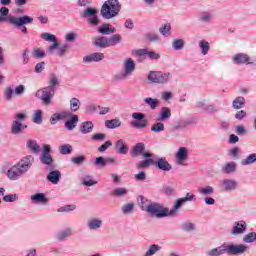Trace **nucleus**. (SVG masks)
Instances as JSON below:
<instances>
[{"mask_svg": "<svg viewBox=\"0 0 256 256\" xmlns=\"http://www.w3.org/2000/svg\"><path fill=\"white\" fill-rule=\"evenodd\" d=\"M35 163V157L28 155L22 158L16 165L12 166L6 173L8 179L17 181L22 175H25Z\"/></svg>", "mask_w": 256, "mask_h": 256, "instance_id": "1", "label": "nucleus"}, {"mask_svg": "<svg viewBox=\"0 0 256 256\" xmlns=\"http://www.w3.org/2000/svg\"><path fill=\"white\" fill-rule=\"evenodd\" d=\"M247 252V245L245 244H227L223 243L221 246L212 248L206 251V256H223L227 255H243Z\"/></svg>", "mask_w": 256, "mask_h": 256, "instance_id": "2", "label": "nucleus"}, {"mask_svg": "<svg viewBox=\"0 0 256 256\" xmlns=\"http://www.w3.org/2000/svg\"><path fill=\"white\" fill-rule=\"evenodd\" d=\"M151 165L160 171H171V169H173V166L169 163V161H167V158L165 157L156 159L150 157L148 159L141 160L136 164V169H149Z\"/></svg>", "mask_w": 256, "mask_h": 256, "instance_id": "3", "label": "nucleus"}, {"mask_svg": "<svg viewBox=\"0 0 256 256\" xmlns=\"http://www.w3.org/2000/svg\"><path fill=\"white\" fill-rule=\"evenodd\" d=\"M119 10V0H108L102 5L100 13L104 19H113L119 15Z\"/></svg>", "mask_w": 256, "mask_h": 256, "instance_id": "4", "label": "nucleus"}, {"mask_svg": "<svg viewBox=\"0 0 256 256\" xmlns=\"http://www.w3.org/2000/svg\"><path fill=\"white\" fill-rule=\"evenodd\" d=\"M8 21L10 25H14V27H18V29H21L24 35H27L28 31L25 25H29V23L33 21V17H30L28 15H24L21 17L10 16L8 18Z\"/></svg>", "mask_w": 256, "mask_h": 256, "instance_id": "5", "label": "nucleus"}, {"mask_svg": "<svg viewBox=\"0 0 256 256\" xmlns=\"http://www.w3.org/2000/svg\"><path fill=\"white\" fill-rule=\"evenodd\" d=\"M35 97L42 101L43 105H51V101L55 97V89L46 86L36 91Z\"/></svg>", "mask_w": 256, "mask_h": 256, "instance_id": "6", "label": "nucleus"}, {"mask_svg": "<svg viewBox=\"0 0 256 256\" xmlns=\"http://www.w3.org/2000/svg\"><path fill=\"white\" fill-rule=\"evenodd\" d=\"M145 209L149 215L152 217H157V219H163V217H167V208L161 206L159 203L149 202V206Z\"/></svg>", "mask_w": 256, "mask_h": 256, "instance_id": "7", "label": "nucleus"}, {"mask_svg": "<svg viewBox=\"0 0 256 256\" xmlns=\"http://www.w3.org/2000/svg\"><path fill=\"white\" fill-rule=\"evenodd\" d=\"M232 61L234 65H255L256 66V58L251 60L249 55L245 53H238L232 57Z\"/></svg>", "mask_w": 256, "mask_h": 256, "instance_id": "8", "label": "nucleus"}, {"mask_svg": "<svg viewBox=\"0 0 256 256\" xmlns=\"http://www.w3.org/2000/svg\"><path fill=\"white\" fill-rule=\"evenodd\" d=\"M132 157H143V159H149L153 157V153L145 151V144L144 143H137L131 151Z\"/></svg>", "mask_w": 256, "mask_h": 256, "instance_id": "9", "label": "nucleus"}, {"mask_svg": "<svg viewBox=\"0 0 256 256\" xmlns=\"http://www.w3.org/2000/svg\"><path fill=\"white\" fill-rule=\"evenodd\" d=\"M40 163L48 166L53 165V156H51V145H43L42 155L40 156Z\"/></svg>", "mask_w": 256, "mask_h": 256, "instance_id": "10", "label": "nucleus"}, {"mask_svg": "<svg viewBox=\"0 0 256 256\" xmlns=\"http://www.w3.org/2000/svg\"><path fill=\"white\" fill-rule=\"evenodd\" d=\"M247 232V222L244 220H239L234 222L233 227L230 231V235H244Z\"/></svg>", "mask_w": 256, "mask_h": 256, "instance_id": "11", "label": "nucleus"}, {"mask_svg": "<svg viewBox=\"0 0 256 256\" xmlns=\"http://www.w3.org/2000/svg\"><path fill=\"white\" fill-rule=\"evenodd\" d=\"M82 17L84 19H88V17H90L89 23L91 25H94V26L99 25V18L97 17V9L95 8H86L82 14Z\"/></svg>", "mask_w": 256, "mask_h": 256, "instance_id": "12", "label": "nucleus"}, {"mask_svg": "<svg viewBox=\"0 0 256 256\" xmlns=\"http://www.w3.org/2000/svg\"><path fill=\"white\" fill-rule=\"evenodd\" d=\"M66 113H69L70 115L67 116V120L64 123V127L68 130V131H73V129H75V127H77V123H79V116L73 114V112L71 111H66Z\"/></svg>", "mask_w": 256, "mask_h": 256, "instance_id": "13", "label": "nucleus"}, {"mask_svg": "<svg viewBox=\"0 0 256 256\" xmlns=\"http://www.w3.org/2000/svg\"><path fill=\"white\" fill-rule=\"evenodd\" d=\"M41 39H44V41H50L51 43H53L52 45H50L48 47V53H53L54 49H59V44L57 43V36L44 32L41 34Z\"/></svg>", "mask_w": 256, "mask_h": 256, "instance_id": "14", "label": "nucleus"}, {"mask_svg": "<svg viewBox=\"0 0 256 256\" xmlns=\"http://www.w3.org/2000/svg\"><path fill=\"white\" fill-rule=\"evenodd\" d=\"M129 75V58L124 62V69L112 77V81H123Z\"/></svg>", "mask_w": 256, "mask_h": 256, "instance_id": "15", "label": "nucleus"}, {"mask_svg": "<svg viewBox=\"0 0 256 256\" xmlns=\"http://www.w3.org/2000/svg\"><path fill=\"white\" fill-rule=\"evenodd\" d=\"M105 59V54L101 52H94L87 56L83 57V63H99V61H103Z\"/></svg>", "mask_w": 256, "mask_h": 256, "instance_id": "16", "label": "nucleus"}, {"mask_svg": "<svg viewBox=\"0 0 256 256\" xmlns=\"http://www.w3.org/2000/svg\"><path fill=\"white\" fill-rule=\"evenodd\" d=\"M189 201H197L195 194L186 193L185 197L177 199L174 202V209H181V206L185 205V203Z\"/></svg>", "mask_w": 256, "mask_h": 256, "instance_id": "17", "label": "nucleus"}, {"mask_svg": "<svg viewBox=\"0 0 256 256\" xmlns=\"http://www.w3.org/2000/svg\"><path fill=\"white\" fill-rule=\"evenodd\" d=\"M25 129H27L26 124H23L19 120L12 121V124H11L12 135H21L23 134V131H25Z\"/></svg>", "mask_w": 256, "mask_h": 256, "instance_id": "18", "label": "nucleus"}, {"mask_svg": "<svg viewBox=\"0 0 256 256\" xmlns=\"http://www.w3.org/2000/svg\"><path fill=\"white\" fill-rule=\"evenodd\" d=\"M189 156V152L187 148L180 147L176 153V161L178 165H183V162L187 161V157Z\"/></svg>", "mask_w": 256, "mask_h": 256, "instance_id": "19", "label": "nucleus"}, {"mask_svg": "<svg viewBox=\"0 0 256 256\" xmlns=\"http://www.w3.org/2000/svg\"><path fill=\"white\" fill-rule=\"evenodd\" d=\"M172 79H173V74H171V72L159 71L158 85H167V83H171Z\"/></svg>", "mask_w": 256, "mask_h": 256, "instance_id": "20", "label": "nucleus"}, {"mask_svg": "<svg viewBox=\"0 0 256 256\" xmlns=\"http://www.w3.org/2000/svg\"><path fill=\"white\" fill-rule=\"evenodd\" d=\"M169 119H171V108L164 106L160 109V112L157 117V121L165 122V121H169Z\"/></svg>", "mask_w": 256, "mask_h": 256, "instance_id": "21", "label": "nucleus"}, {"mask_svg": "<svg viewBox=\"0 0 256 256\" xmlns=\"http://www.w3.org/2000/svg\"><path fill=\"white\" fill-rule=\"evenodd\" d=\"M47 181L53 185H57L61 181V171L53 170L47 174Z\"/></svg>", "mask_w": 256, "mask_h": 256, "instance_id": "22", "label": "nucleus"}, {"mask_svg": "<svg viewBox=\"0 0 256 256\" xmlns=\"http://www.w3.org/2000/svg\"><path fill=\"white\" fill-rule=\"evenodd\" d=\"M237 181L235 180H231V179H224L222 181V188L224 189V191L226 192H231V191H235V189H237Z\"/></svg>", "mask_w": 256, "mask_h": 256, "instance_id": "23", "label": "nucleus"}, {"mask_svg": "<svg viewBox=\"0 0 256 256\" xmlns=\"http://www.w3.org/2000/svg\"><path fill=\"white\" fill-rule=\"evenodd\" d=\"M98 33L102 35H113V33H117V29L112 27L111 24L104 23L98 28Z\"/></svg>", "mask_w": 256, "mask_h": 256, "instance_id": "24", "label": "nucleus"}, {"mask_svg": "<svg viewBox=\"0 0 256 256\" xmlns=\"http://www.w3.org/2000/svg\"><path fill=\"white\" fill-rule=\"evenodd\" d=\"M69 112L54 113L50 118L51 125H57V121H63L69 117Z\"/></svg>", "mask_w": 256, "mask_h": 256, "instance_id": "25", "label": "nucleus"}, {"mask_svg": "<svg viewBox=\"0 0 256 256\" xmlns=\"http://www.w3.org/2000/svg\"><path fill=\"white\" fill-rule=\"evenodd\" d=\"M198 193L201 197H211V195H215V188L213 186H204L198 188Z\"/></svg>", "mask_w": 256, "mask_h": 256, "instance_id": "26", "label": "nucleus"}, {"mask_svg": "<svg viewBox=\"0 0 256 256\" xmlns=\"http://www.w3.org/2000/svg\"><path fill=\"white\" fill-rule=\"evenodd\" d=\"M93 45H95V47H99L100 49H107V47H109L108 38L105 36H98L95 38Z\"/></svg>", "mask_w": 256, "mask_h": 256, "instance_id": "27", "label": "nucleus"}, {"mask_svg": "<svg viewBox=\"0 0 256 256\" xmlns=\"http://www.w3.org/2000/svg\"><path fill=\"white\" fill-rule=\"evenodd\" d=\"M180 228L182 231H185V233H195L197 231V225L191 221H186L180 225Z\"/></svg>", "mask_w": 256, "mask_h": 256, "instance_id": "28", "label": "nucleus"}, {"mask_svg": "<svg viewBox=\"0 0 256 256\" xmlns=\"http://www.w3.org/2000/svg\"><path fill=\"white\" fill-rule=\"evenodd\" d=\"M254 163H256V153H251L240 161V164L243 167H247L249 165H254Z\"/></svg>", "mask_w": 256, "mask_h": 256, "instance_id": "29", "label": "nucleus"}, {"mask_svg": "<svg viewBox=\"0 0 256 256\" xmlns=\"http://www.w3.org/2000/svg\"><path fill=\"white\" fill-rule=\"evenodd\" d=\"M115 147H116L117 153H119L120 155H127V152L129 151L127 144H125V142L121 139L116 142Z\"/></svg>", "mask_w": 256, "mask_h": 256, "instance_id": "30", "label": "nucleus"}, {"mask_svg": "<svg viewBox=\"0 0 256 256\" xmlns=\"http://www.w3.org/2000/svg\"><path fill=\"white\" fill-rule=\"evenodd\" d=\"M94 127H95V125H93V122L86 121V122L82 123V125L80 126V132L83 135H87V133H91L93 131Z\"/></svg>", "mask_w": 256, "mask_h": 256, "instance_id": "31", "label": "nucleus"}, {"mask_svg": "<svg viewBox=\"0 0 256 256\" xmlns=\"http://www.w3.org/2000/svg\"><path fill=\"white\" fill-rule=\"evenodd\" d=\"M26 147L32 152V153H39L41 151V146L37 143L35 140H28L26 142Z\"/></svg>", "mask_w": 256, "mask_h": 256, "instance_id": "32", "label": "nucleus"}, {"mask_svg": "<svg viewBox=\"0 0 256 256\" xmlns=\"http://www.w3.org/2000/svg\"><path fill=\"white\" fill-rule=\"evenodd\" d=\"M31 201L33 203H41L42 205H47V197L43 193H36L31 196Z\"/></svg>", "mask_w": 256, "mask_h": 256, "instance_id": "33", "label": "nucleus"}, {"mask_svg": "<svg viewBox=\"0 0 256 256\" xmlns=\"http://www.w3.org/2000/svg\"><path fill=\"white\" fill-rule=\"evenodd\" d=\"M198 21H200V23H211V21H213V14L210 12H201L198 15Z\"/></svg>", "mask_w": 256, "mask_h": 256, "instance_id": "34", "label": "nucleus"}, {"mask_svg": "<svg viewBox=\"0 0 256 256\" xmlns=\"http://www.w3.org/2000/svg\"><path fill=\"white\" fill-rule=\"evenodd\" d=\"M71 235H73V230L71 228H66L65 230L58 232L56 237L58 241H65V239L71 237Z\"/></svg>", "mask_w": 256, "mask_h": 256, "instance_id": "35", "label": "nucleus"}, {"mask_svg": "<svg viewBox=\"0 0 256 256\" xmlns=\"http://www.w3.org/2000/svg\"><path fill=\"white\" fill-rule=\"evenodd\" d=\"M237 171V164L235 162H229L224 167H222V173L229 175Z\"/></svg>", "mask_w": 256, "mask_h": 256, "instance_id": "36", "label": "nucleus"}, {"mask_svg": "<svg viewBox=\"0 0 256 256\" xmlns=\"http://www.w3.org/2000/svg\"><path fill=\"white\" fill-rule=\"evenodd\" d=\"M147 79L150 83L159 85V71L151 70L147 75Z\"/></svg>", "mask_w": 256, "mask_h": 256, "instance_id": "37", "label": "nucleus"}, {"mask_svg": "<svg viewBox=\"0 0 256 256\" xmlns=\"http://www.w3.org/2000/svg\"><path fill=\"white\" fill-rule=\"evenodd\" d=\"M144 103L148 105L150 109H152V111H155V109L159 107V100L156 98H151V97L145 98Z\"/></svg>", "mask_w": 256, "mask_h": 256, "instance_id": "38", "label": "nucleus"}, {"mask_svg": "<svg viewBox=\"0 0 256 256\" xmlns=\"http://www.w3.org/2000/svg\"><path fill=\"white\" fill-rule=\"evenodd\" d=\"M101 225H103V221L97 218L88 221V228L93 231L100 229Z\"/></svg>", "mask_w": 256, "mask_h": 256, "instance_id": "39", "label": "nucleus"}, {"mask_svg": "<svg viewBox=\"0 0 256 256\" xmlns=\"http://www.w3.org/2000/svg\"><path fill=\"white\" fill-rule=\"evenodd\" d=\"M122 38L121 35L115 34L108 38V47H115V45H119L121 43Z\"/></svg>", "mask_w": 256, "mask_h": 256, "instance_id": "40", "label": "nucleus"}, {"mask_svg": "<svg viewBox=\"0 0 256 256\" xmlns=\"http://www.w3.org/2000/svg\"><path fill=\"white\" fill-rule=\"evenodd\" d=\"M105 127L107 129H117V127H121V121L119 119L106 120Z\"/></svg>", "mask_w": 256, "mask_h": 256, "instance_id": "41", "label": "nucleus"}, {"mask_svg": "<svg viewBox=\"0 0 256 256\" xmlns=\"http://www.w3.org/2000/svg\"><path fill=\"white\" fill-rule=\"evenodd\" d=\"M145 39H147L149 43H161V37L157 33H146Z\"/></svg>", "mask_w": 256, "mask_h": 256, "instance_id": "42", "label": "nucleus"}, {"mask_svg": "<svg viewBox=\"0 0 256 256\" xmlns=\"http://www.w3.org/2000/svg\"><path fill=\"white\" fill-rule=\"evenodd\" d=\"M81 109V101H79L78 98H72L70 100V111L75 113L76 111H79Z\"/></svg>", "mask_w": 256, "mask_h": 256, "instance_id": "43", "label": "nucleus"}, {"mask_svg": "<svg viewBox=\"0 0 256 256\" xmlns=\"http://www.w3.org/2000/svg\"><path fill=\"white\" fill-rule=\"evenodd\" d=\"M131 125L134 129H147L149 122L147 120L132 121Z\"/></svg>", "mask_w": 256, "mask_h": 256, "instance_id": "44", "label": "nucleus"}, {"mask_svg": "<svg viewBox=\"0 0 256 256\" xmlns=\"http://www.w3.org/2000/svg\"><path fill=\"white\" fill-rule=\"evenodd\" d=\"M172 47L174 51H181L185 47V40L183 39H174L172 41Z\"/></svg>", "mask_w": 256, "mask_h": 256, "instance_id": "45", "label": "nucleus"}, {"mask_svg": "<svg viewBox=\"0 0 256 256\" xmlns=\"http://www.w3.org/2000/svg\"><path fill=\"white\" fill-rule=\"evenodd\" d=\"M245 106V99L241 96L237 97L233 102H232V107L234 109H243Z\"/></svg>", "mask_w": 256, "mask_h": 256, "instance_id": "46", "label": "nucleus"}, {"mask_svg": "<svg viewBox=\"0 0 256 256\" xmlns=\"http://www.w3.org/2000/svg\"><path fill=\"white\" fill-rule=\"evenodd\" d=\"M59 151L61 155H71L73 153V146L70 144H64L59 147Z\"/></svg>", "mask_w": 256, "mask_h": 256, "instance_id": "47", "label": "nucleus"}, {"mask_svg": "<svg viewBox=\"0 0 256 256\" xmlns=\"http://www.w3.org/2000/svg\"><path fill=\"white\" fill-rule=\"evenodd\" d=\"M32 121L33 123H36V125H41V123H43V111L36 110L33 115Z\"/></svg>", "mask_w": 256, "mask_h": 256, "instance_id": "48", "label": "nucleus"}, {"mask_svg": "<svg viewBox=\"0 0 256 256\" xmlns=\"http://www.w3.org/2000/svg\"><path fill=\"white\" fill-rule=\"evenodd\" d=\"M151 131L153 133H161L165 131V124H163V122L161 121H158L157 123L151 126Z\"/></svg>", "mask_w": 256, "mask_h": 256, "instance_id": "49", "label": "nucleus"}, {"mask_svg": "<svg viewBox=\"0 0 256 256\" xmlns=\"http://www.w3.org/2000/svg\"><path fill=\"white\" fill-rule=\"evenodd\" d=\"M57 85H59V78L56 74H51L49 78V86L46 87H51L56 90Z\"/></svg>", "mask_w": 256, "mask_h": 256, "instance_id": "50", "label": "nucleus"}, {"mask_svg": "<svg viewBox=\"0 0 256 256\" xmlns=\"http://www.w3.org/2000/svg\"><path fill=\"white\" fill-rule=\"evenodd\" d=\"M70 161L73 163V165L80 166V165H83L85 161H87V158H85V156L83 155H79V156L72 157Z\"/></svg>", "mask_w": 256, "mask_h": 256, "instance_id": "51", "label": "nucleus"}, {"mask_svg": "<svg viewBox=\"0 0 256 256\" xmlns=\"http://www.w3.org/2000/svg\"><path fill=\"white\" fill-rule=\"evenodd\" d=\"M159 32L163 37H169L171 35V24L167 23L164 26L159 28Z\"/></svg>", "mask_w": 256, "mask_h": 256, "instance_id": "52", "label": "nucleus"}, {"mask_svg": "<svg viewBox=\"0 0 256 256\" xmlns=\"http://www.w3.org/2000/svg\"><path fill=\"white\" fill-rule=\"evenodd\" d=\"M244 243H256V232H249L243 237Z\"/></svg>", "mask_w": 256, "mask_h": 256, "instance_id": "53", "label": "nucleus"}, {"mask_svg": "<svg viewBox=\"0 0 256 256\" xmlns=\"http://www.w3.org/2000/svg\"><path fill=\"white\" fill-rule=\"evenodd\" d=\"M157 251H161V246L157 245V244H152L149 249L146 252L145 256H153L155 255V253H157Z\"/></svg>", "mask_w": 256, "mask_h": 256, "instance_id": "54", "label": "nucleus"}, {"mask_svg": "<svg viewBox=\"0 0 256 256\" xmlns=\"http://www.w3.org/2000/svg\"><path fill=\"white\" fill-rule=\"evenodd\" d=\"M199 47L202 55H207V53H209V42L202 40L199 42Z\"/></svg>", "mask_w": 256, "mask_h": 256, "instance_id": "55", "label": "nucleus"}, {"mask_svg": "<svg viewBox=\"0 0 256 256\" xmlns=\"http://www.w3.org/2000/svg\"><path fill=\"white\" fill-rule=\"evenodd\" d=\"M113 197H123V195H127V189L125 188H116L111 192Z\"/></svg>", "mask_w": 256, "mask_h": 256, "instance_id": "56", "label": "nucleus"}, {"mask_svg": "<svg viewBox=\"0 0 256 256\" xmlns=\"http://www.w3.org/2000/svg\"><path fill=\"white\" fill-rule=\"evenodd\" d=\"M32 57H34V59H43V57H45V52L42 51L41 48H34Z\"/></svg>", "mask_w": 256, "mask_h": 256, "instance_id": "57", "label": "nucleus"}, {"mask_svg": "<svg viewBox=\"0 0 256 256\" xmlns=\"http://www.w3.org/2000/svg\"><path fill=\"white\" fill-rule=\"evenodd\" d=\"M76 209V205H65L58 209V213H69V211H75Z\"/></svg>", "mask_w": 256, "mask_h": 256, "instance_id": "58", "label": "nucleus"}, {"mask_svg": "<svg viewBox=\"0 0 256 256\" xmlns=\"http://www.w3.org/2000/svg\"><path fill=\"white\" fill-rule=\"evenodd\" d=\"M13 93H14L13 88L11 86H8L4 91V99L6 101H11V99H13Z\"/></svg>", "mask_w": 256, "mask_h": 256, "instance_id": "59", "label": "nucleus"}, {"mask_svg": "<svg viewBox=\"0 0 256 256\" xmlns=\"http://www.w3.org/2000/svg\"><path fill=\"white\" fill-rule=\"evenodd\" d=\"M83 185H85V187H93V185H97V181L93 180L91 176H86L83 179Z\"/></svg>", "mask_w": 256, "mask_h": 256, "instance_id": "60", "label": "nucleus"}, {"mask_svg": "<svg viewBox=\"0 0 256 256\" xmlns=\"http://www.w3.org/2000/svg\"><path fill=\"white\" fill-rule=\"evenodd\" d=\"M17 199H19V196H17V194H9L3 197V201L5 203H13L17 201Z\"/></svg>", "mask_w": 256, "mask_h": 256, "instance_id": "61", "label": "nucleus"}, {"mask_svg": "<svg viewBox=\"0 0 256 256\" xmlns=\"http://www.w3.org/2000/svg\"><path fill=\"white\" fill-rule=\"evenodd\" d=\"M76 39H77V34L74 32H70L65 35V41H67V43H75Z\"/></svg>", "mask_w": 256, "mask_h": 256, "instance_id": "62", "label": "nucleus"}, {"mask_svg": "<svg viewBox=\"0 0 256 256\" xmlns=\"http://www.w3.org/2000/svg\"><path fill=\"white\" fill-rule=\"evenodd\" d=\"M69 49V45L68 44H62L61 46H58V55L60 57H63V55H65V53H67V50Z\"/></svg>", "mask_w": 256, "mask_h": 256, "instance_id": "63", "label": "nucleus"}, {"mask_svg": "<svg viewBox=\"0 0 256 256\" xmlns=\"http://www.w3.org/2000/svg\"><path fill=\"white\" fill-rule=\"evenodd\" d=\"M94 165H99L100 167H107L105 158L102 156H99L95 159Z\"/></svg>", "mask_w": 256, "mask_h": 256, "instance_id": "64", "label": "nucleus"}]
</instances>
